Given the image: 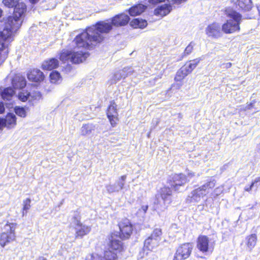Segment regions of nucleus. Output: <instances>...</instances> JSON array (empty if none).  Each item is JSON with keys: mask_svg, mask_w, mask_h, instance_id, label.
<instances>
[{"mask_svg": "<svg viewBox=\"0 0 260 260\" xmlns=\"http://www.w3.org/2000/svg\"><path fill=\"white\" fill-rule=\"evenodd\" d=\"M129 20L127 15L121 13L113 17L111 22L108 20L98 21L95 24L87 28L85 31L77 35L73 43L78 48H92L104 40L105 35L112 30L113 26H124Z\"/></svg>", "mask_w": 260, "mask_h": 260, "instance_id": "obj_1", "label": "nucleus"}, {"mask_svg": "<svg viewBox=\"0 0 260 260\" xmlns=\"http://www.w3.org/2000/svg\"><path fill=\"white\" fill-rule=\"evenodd\" d=\"M26 11L25 4H19L13 15L9 16L5 22V27L0 32V48L8 49V46L13 40V36L20 28L22 23V18Z\"/></svg>", "mask_w": 260, "mask_h": 260, "instance_id": "obj_2", "label": "nucleus"}, {"mask_svg": "<svg viewBox=\"0 0 260 260\" xmlns=\"http://www.w3.org/2000/svg\"><path fill=\"white\" fill-rule=\"evenodd\" d=\"M230 19L222 25V30L225 34H232L240 30L242 15L235 11H226Z\"/></svg>", "mask_w": 260, "mask_h": 260, "instance_id": "obj_3", "label": "nucleus"}, {"mask_svg": "<svg viewBox=\"0 0 260 260\" xmlns=\"http://www.w3.org/2000/svg\"><path fill=\"white\" fill-rule=\"evenodd\" d=\"M16 225L15 223L7 222L4 226L0 237V245L2 247H4L7 244L15 240V230Z\"/></svg>", "mask_w": 260, "mask_h": 260, "instance_id": "obj_4", "label": "nucleus"}, {"mask_svg": "<svg viewBox=\"0 0 260 260\" xmlns=\"http://www.w3.org/2000/svg\"><path fill=\"white\" fill-rule=\"evenodd\" d=\"M71 224L74 226L76 238H82L84 236L88 234L91 230L90 226L83 224L80 222V216L77 211L74 212Z\"/></svg>", "mask_w": 260, "mask_h": 260, "instance_id": "obj_5", "label": "nucleus"}, {"mask_svg": "<svg viewBox=\"0 0 260 260\" xmlns=\"http://www.w3.org/2000/svg\"><path fill=\"white\" fill-rule=\"evenodd\" d=\"M171 189L169 187H164L161 189L160 197L161 200H159L156 197L157 200L154 202L155 210L164 211L166 208V205L171 202Z\"/></svg>", "mask_w": 260, "mask_h": 260, "instance_id": "obj_6", "label": "nucleus"}, {"mask_svg": "<svg viewBox=\"0 0 260 260\" xmlns=\"http://www.w3.org/2000/svg\"><path fill=\"white\" fill-rule=\"evenodd\" d=\"M161 230L159 228L154 229L152 234L144 241V246L148 250H152L157 247L161 240Z\"/></svg>", "mask_w": 260, "mask_h": 260, "instance_id": "obj_7", "label": "nucleus"}, {"mask_svg": "<svg viewBox=\"0 0 260 260\" xmlns=\"http://www.w3.org/2000/svg\"><path fill=\"white\" fill-rule=\"evenodd\" d=\"M193 249L192 244L184 243L179 246L176 249L173 260H185L188 258Z\"/></svg>", "mask_w": 260, "mask_h": 260, "instance_id": "obj_8", "label": "nucleus"}, {"mask_svg": "<svg viewBox=\"0 0 260 260\" xmlns=\"http://www.w3.org/2000/svg\"><path fill=\"white\" fill-rule=\"evenodd\" d=\"M188 181V180L184 174H176L172 176L170 184L175 191H181Z\"/></svg>", "mask_w": 260, "mask_h": 260, "instance_id": "obj_9", "label": "nucleus"}, {"mask_svg": "<svg viewBox=\"0 0 260 260\" xmlns=\"http://www.w3.org/2000/svg\"><path fill=\"white\" fill-rule=\"evenodd\" d=\"M85 260H118L117 253L111 250L104 252V256L97 253H92L86 256Z\"/></svg>", "mask_w": 260, "mask_h": 260, "instance_id": "obj_10", "label": "nucleus"}, {"mask_svg": "<svg viewBox=\"0 0 260 260\" xmlns=\"http://www.w3.org/2000/svg\"><path fill=\"white\" fill-rule=\"evenodd\" d=\"M120 234L119 236L120 239L128 238L133 231V226L129 220L127 219L122 220L119 223Z\"/></svg>", "mask_w": 260, "mask_h": 260, "instance_id": "obj_11", "label": "nucleus"}, {"mask_svg": "<svg viewBox=\"0 0 260 260\" xmlns=\"http://www.w3.org/2000/svg\"><path fill=\"white\" fill-rule=\"evenodd\" d=\"M197 248L203 253L207 252L210 249H213V245L209 243V238L204 235L199 236L197 242Z\"/></svg>", "mask_w": 260, "mask_h": 260, "instance_id": "obj_12", "label": "nucleus"}, {"mask_svg": "<svg viewBox=\"0 0 260 260\" xmlns=\"http://www.w3.org/2000/svg\"><path fill=\"white\" fill-rule=\"evenodd\" d=\"M206 34L209 37L218 38L222 36V26L218 23H213L206 28Z\"/></svg>", "mask_w": 260, "mask_h": 260, "instance_id": "obj_13", "label": "nucleus"}, {"mask_svg": "<svg viewBox=\"0 0 260 260\" xmlns=\"http://www.w3.org/2000/svg\"><path fill=\"white\" fill-rule=\"evenodd\" d=\"M117 106L115 102L112 101L110 102V104L107 111V117L113 127L115 126L116 122L118 120Z\"/></svg>", "mask_w": 260, "mask_h": 260, "instance_id": "obj_14", "label": "nucleus"}, {"mask_svg": "<svg viewBox=\"0 0 260 260\" xmlns=\"http://www.w3.org/2000/svg\"><path fill=\"white\" fill-rule=\"evenodd\" d=\"M126 179V175H124L118 178L113 184H109L106 186L107 191L109 193L118 192L123 188Z\"/></svg>", "mask_w": 260, "mask_h": 260, "instance_id": "obj_15", "label": "nucleus"}, {"mask_svg": "<svg viewBox=\"0 0 260 260\" xmlns=\"http://www.w3.org/2000/svg\"><path fill=\"white\" fill-rule=\"evenodd\" d=\"M16 122V116L13 113L8 114L5 118L0 119V130L3 127H7L8 128L14 127Z\"/></svg>", "mask_w": 260, "mask_h": 260, "instance_id": "obj_16", "label": "nucleus"}, {"mask_svg": "<svg viewBox=\"0 0 260 260\" xmlns=\"http://www.w3.org/2000/svg\"><path fill=\"white\" fill-rule=\"evenodd\" d=\"M133 72L131 67L124 68L123 70L115 73L111 79V84H115L122 78H125Z\"/></svg>", "mask_w": 260, "mask_h": 260, "instance_id": "obj_17", "label": "nucleus"}, {"mask_svg": "<svg viewBox=\"0 0 260 260\" xmlns=\"http://www.w3.org/2000/svg\"><path fill=\"white\" fill-rule=\"evenodd\" d=\"M205 191H202L199 187L193 190L186 199L187 202H199L201 199L206 196Z\"/></svg>", "mask_w": 260, "mask_h": 260, "instance_id": "obj_18", "label": "nucleus"}, {"mask_svg": "<svg viewBox=\"0 0 260 260\" xmlns=\"http://www.w3.org/2000/svg\"><path fill=\"white\" fill-rule=\"evenodd\" d=\"M120 237L116 234H112L110 239V247L111 249L117 251H120L123 249L122 242L120 240Z\"/></svg>", "mask_w": 260, "mask_h": 260, "instance_id": "obj_19", "label": "nucleus"}, {"mask_svg": "<svg viewBox=\"0 0 260 260\" xmlns=\"http://www.w3.org/2000/svg\"><path fill=\"white\" fill-rule=\"evenodd\" d=\"M27 78L30 81L38 82L44 80V75L40 70L34 69L27 74Z\"/></svg>", "mask_w": 260, "mask_h": 260, "instance_id": "obj_20", "label": "nucleus"}, {"mask_svg": "<svg viewBox=\"0 0 260 260\" xmlns=\"http://www.w3.org/2000/svg\"><path fill=\"white\" fill-rule=\"evenodd\" d=\"M89 56L87 52L82 51L72 52L71 55V62L73 63H79L84 61Z\"/></svg>", "mask_w": 260, "mask_h": 260, "instance_id": "obj_21", "label": "nucleus"}, {"mask_svg": "<svg viewBox=\"0 0 260 260\" xmlns=\"http://www.w3.org/2000/svg\"><path fill=\"white\" fill-rule=\"evenodd\" d=\"M172 10V7L170 4H164L155 9L154 14L161 17L169 14Z\"/></svg>", "mask_w": 260, "mask_h": 260, "instance_id": "obj_22", "label": "nucleus"}, {"mask_svg": "<svg viewBox=\"0 0 260 260\" xmlns=\"http://www.w3.org/2000/svg\"><path fill=\"white\" fill-rule=\"evenodd\" d=\"M12 84L14 88L21 89L25 86L26 81L24 77L16 75L12 79Z\"/></svg>", "mask_w": 260, "mask_h": 260, "instance_id": "obj_23", "label": "nucleus"}, {"mask_svg": "<svg viewBox=\"0 0 260 260\" xmlns=\"http://www.w3.org/2000/svg\"><path fill=\"white\" fill-rule=\"evenodd\" d=\"M58 66L59 61L55 58H52L45 60L42 65L43 69L47 70H52L56 69Z\"/></svg>", "mask_w": 260, "mask_h": 260, "instance_id": "obj_24", "label": "nucleus"}, {"mask_svg": "<svg viewBox=\"0 0 260 260\" xmlns=\"http://www.w3.org/2000/svg\"><path fill=\"white\" fill-rule=\"evenodd\" d=\"M96 125L93 123L83 124L80 129L81 135L85 136L91 135L95 131Z\"/></svg>", "mask_w": 260, "mask_h": 260, "instance_id": "obj_25", "label": "nucleus"}, {"mask_svg": "<svg viewBox=\"0 0 260 260\" xmlns=\"http://www.w3.org/2000/svg\"><path fill=\"white\" fill-rule=\"evenodd\" d=\"M14 90L12 87H0V94L4 100L10 101L14 96Z\"/></svg>", "mask_w": 260, "mask_h": 260, "instance_id": "obj_26", "label": "nucleus"}, {"mask_svg": "<svg viewBox=\"0 0 260 260\" xmlns=\"http://www.w3.org/2000/svg\"><path fill=\"white\" fill-rule=\"evenodd\" d=\"M146 8L147 7L146 6L139 4L131 7L129 9L128 12L131 16H135L141 14Z\"/></svg>", "mask_w": 260, "mask_h": 260, "instance_id": "obj_27", "label": "nucleus"}, {"mask_svg": "<svg viewBox=\"0 0 260 260\" xmlns=\"http://www.w3.org/2000/svg\"><path fill=\"white\" fill-rule=\"evenodd\" d=\"M201 59L200 58H196L193 60H190L188 62H187L183 67L186 71V72L188 74L191 73V72L194 69L198 64L200 63Z\"/></svg>", "mask_w": 260, "mask_h": 260, "instance_id": "obj_28", "label": "nucleus"}, {"mask_svg": "<svg viewBox=\"0 0 260 260\" xmlns=\"http://www.w3.org/2000/svg\"><path fill=\"white\" fill-rule=\"evenodd\" d=\"M237 6L242 10L248 11L252 8L251 0H238Z\"/></svg>", "mask_w": 260, "mask_h": 260, "instance_id": "obj_29", "label": "nucleus"}, {"mask_svg": "<svg viewBox=\"0 0 260 260\" xmlns=\"http://www.w3.org/2000/svg\"><path fill=\"white\" fill-rule=\"evenodd\" d=\"M215 185V180L213 179H210L205 184L203 185L199 188L201 189L202 191H205V194L206 195L210 192V190L213 188Z\"/></svg>", "mask_w": 260, "mask_h": 260, "instance_id": "obj_30", "label": "nucleus"}, {"mask_svg": "<svg viewBox=\"0 0 260 260\" xmlns=\"http://www.w3.org/2000/svg\"><path fill=\"white\" fill-rule=\"evenodd\" d=\"M247 245L251 251L255 246L257 241V236L255 234H251L246 238Z\"/></svg>", "mask_w": 260, "mask_h": 260, "instance_id": "obj_31", "label": "nucleus"}, {"mask_svg": "<svg viewBox=\"0 0 260 260\" xmlns=\"http://www.w3.org/2000/svg\"><path fill=\"white\" fill-rule=\"evenodd\" d=\"M3 3L6 7L13 8V12L19 4H24L22 2H19V0H3Z\"/></svg>", "mask_w": 260, "mask_h": 260, "instance_id": "obj_32", "label": "nucleus"}, {"mask_svg": "<svg viewBox=\"0 0 260 260\" xmlns=\"http://www.w3.org/2000/svg\"><path fill=\"white\" fill-rule=\"evenodd\" d=\"M131 23L132 26L141 28H143L147 25L146 20L139 18L135 19Z\"/></svg>", "mask_w": 260, "mask_h": 260, "instance_id": "obj_33", "label": "nucleus"}, {"mask_svg": "<svg viewBox=\"0 0 260 260\" xmlns=\"http://www.w3.org/2000/svg\"><path fill=\"white\" fill-rule=\"evenodd\" d=\"M71 55H72V52L71 51L63 49L59 54V59L62 61H65L69 59H70L71 61Z\"/></svg>", "mask_w": 260, "mask_h": 260, "instance_id": "obj_34", "label": "nucleus"}, {"mask_svg": "<svg viewBox=\"0 0 260 260\" xmlns=\"http://www.w3.org/2000/svg\"><path fill=\"white\" fill-rule=\"evenodd\" d=\"M188 74L186 72L184 68L182 67L176 73V76L175 77V80L176 81H181Z\"/></svg>", "mask_w": 260, "mask_h": 260, "instance_id": "obj_35", "label": "nucleus"}, {"mask_svg": "<svg viewBox=\"0 0 260 260\" xmlns=\"http://www.w3.org/2000/svg\"><path fill=\"white\" fill-rule=\"evenodd\" d=\"M31 93L26 90H22L20 91L18 94V98L22 102L26 101L30 99Z\"/></svg>", "mask_w": 260, "mask_h": 260, "instance_id": "obj_36", "label": "nucleus"}, {"mask_svg": "<svg viewBox=\"0 0 260 260\" xmlns=\"http://www.w3.org/2000/svg\"><path fill=\"white\" fill-rule=\"evenodd\" d=\"M31 200L30 199L27 198L23 202V212L22 216H24L26 214L27 211L30 209Z\"/></svg>", "mask_w": 260, "mask_h": 260, "instance_id": "obj_37", "label": "nucleus"}, {"mask_svg": "<svg viewBox=\"0 0 260 260\" xmlns=\"http://www.w3.org/2000/svg\"><path fill=\"white\" fill-rule=\"evenodd\" d=\"M50 78L51 82L56 83L60 78V74L57 71H53L50 74Z\"/></svg>", "mask_w": 260, "mask_h": 260, "instance_id": "obj_38", "label": "nucleus"}, {"mask_svg": "<svg viewBox=\"0 0 260 260\" xmlns=\"http://www.w3.org/2000/svg\"><path fill=\"white\" fill-rule=\"evenodd\" d=\"M15 113L21 117H25L26 116V111L23 107H16L14 109Z\"/></svg>", "mask_w": 260, "mask_h": 260, "instance_id": "obj_39", "label": "nucleus"}, {"mask_svg": "<svg viewBox=\"0 0 260 260\" xmlns=\"http://www.w3.org/2000/svg\"><path fill=\"white\" fill-rule=\"evenodd\" d=\"M8 52V49L0 48V65L7 58Z\"/></svg>", "mask_w": 260, "mask_h": 260, "instance_id": "obj_40", "label": "nucleus"}, {"mask_svg": "<svg viewBox=\"0 0 260 260\" xmlns=\"http://www.w3.org/2000/svg\"><path fill=\"white\" fill-rule=\"evenodd\" d=\"M193 46L194 44H193V43H190V44L186 47L185 49L184 50L183 56H186L189 55L193 50Z\"/></svg>", "mask_w": 260, "mask_h": 260, "instance_id": "obj_41", "label": "nucleus"}, {"mask_svg": "<svg viewBox=\"0 0 260 260\" xmlns=\"http://www.w3.org/2000/svg\"><path fill=\"white\" fill-rule=\"evenodd\" d=\"M223 191V187H218L216 188L213 192L212 193V196L213 197V198H215L218 196Z\"/></svg>", "mask_w": 260, "mask_h": 260, "instance_id": "obj_42", "label": "nucleus"}, {"mask_svg": "<svg viewBox=\"0 0 260 260\" xmlns=\"http://www.w3.org/2000/svg\"><path fill=\"white\" fill-rule=\"evenodd\" d=\"M41 93L40 91H34L32 94H31V99L39 100L41 98Z\"/></svg>", "mask_w": 260, "mask_h": 260, "instance_id": "obj_43", "label": "nucleus"}, {"mask_svg": "<svg viewBox=\"0 0 260 260\" xmlns=\"http://www.w3.org/2000/svg\"><path fill=\"white\" fill-rule=\"evenodd\" d=\"M251 183L253 184V186L255 187V190H256L258 185L260 184V177L256 178Z\"/></svg>", "mask_w": 260, "mask_h": 260, "instance_id": "obj_44", "label": "nucleus"}, {"mask_svg": "<svg viewBox=\"0 0 260 260\" xmlns=\"http://www.w3.org/2000/svg\"><path fill=\"white\" fill-rule=\"evenodd\" d=\"M232 66V63L231 62H225L222 63L220 65V67L222 69H227L231 68Z\"/></svg>", "mask_w": 260, "mask_h": 260, "instance_id": "obj_45", "label": "nucleus"}, {"mask_svg": "<svg viewBox=\"0 0 260 260\" xmlns=\"http://www.w3.org/2000/svg\"><path fill=\"white\" fill-rule=\"evenodd\" d=\"M255 188L254 186H253V184H251L250 185H247L245 187H244V190L245 191H248V192H249L250 191L252 188Z\"/></svg>", "mask_w": 260, "mask_h": 260, "instance_id": "obj_46", "label": "nucleus"}, {"mask_svg": "<svg viewBox=\"0 0 260 260\" xmlns=\"http://www.w3.org/2000/svg\"><path fill=\"white\" fill-rule=\"evenodd\" d=\"M165 0H149V2L152 4H157L158 3L164 2Z\"/></svg>", "mask_w": 260, "mask_h": 260, "instance_id": "obj_47", "label": "nucleus"}, {"mask_svg": "<svg viewBox=\"0 0 260 260\" xmlns=\"http://www.w3.org/2000/svg\"><path fill=\"white\" fill-rule=\"evenodd\" d=\"M5 110L4 104L0 102V114H2L4 112Z\"/></svg>", "mask_w": 260, "mask_h": 260, "instance_id": "obj_48", "label": "nucleus"}, {"mask_svg": "<svg viewBox=\"0 0 260 260\" xmlns=\"http://www.w3.org/2000/svg\"><path fill=\"white\" fill-rule=\"evenodd\" d=\"M255 103V101H253V102H251L250 104L247 105L246 107H245V110L250 109L251 108H252L254 106V104Z\"/></svg>", "mask_w": 260, "mask_h": 260, "instance_id": "obj_49", "label": "nucleus"}, {"mask_svg": "<svg viewBox=\"0 0 260 260\" xmlns=\"http://www.w3.org/2000/svg\"><path fill=\"white\" fill-rule=\"evenodd\" d=\"M148 206L147 205H143L141 207L140 210H142L144 213H145L148 209Z\"/></svg>", "mask_w": 260, "mask_h": 260, "instance_id": "obj_50", "label": "nucleus"}, {"mask_svg": "<svg viewBox=\"0 0 260 260\" xmlns=\"http://www.w3.org/2000/svg\"><path fill=\"white\" fill-rule=\"evenodd\" d=\"M159 121L158 119H156L155 120H153L152 123L154 125L153 128H155V127L158 124Z\"/></svg>", "mask_w": 260, "mask_h": 260, "instance_id": "obj_51", "label": "nucleus"}, {"mask_svg": "<svg viewBox=\"0 0 260 260\" xmlns=\"http://www.w3.org/2000/svg\"><path fill=\"white\" fill-rule=\"evenodd\" d=\"M36 260H47V259L43 256H40Z\"/></svg>", "mask_w": 260, "mask_h": 260, "instance_id": "obj_52", "label": "nucleus"}, {"mask_svg": "<svg viewBox=\"0 0 260 260\" xmlns=\"http://www.w3.org/2000/svg\"><path fill=\"white\" fill-rule=\"evenodd\" d=\"M30 3L32 4H36L39 0H29Z\"/></svg>", "mask_w": 260, "mask_h": 260, "instance_id": "obj_53", "label": "nucleus"}, {"mask_svg": "<svg viewBox=\"0 0 260 260\" xmlns=\"http://www.w3.org/2000/svg\"><path fill=\"white\" fill-rule=\"evenodd\" d=\"M257 9L258 11L259 15L260 16V5L257 6Z\"/></svg>", "mask_w": 260, "mask_h": 260, "instance_id": "obj_54", "label": "nucleus"}, {"mask_svg": "<svg viewBox=\"0 0 260 260\" xmlns=\"http://www.w3.org/2000/svg\"><path fill=\"white\" fill-rule=\"evenodd\" d=\"M258 151L259 153H260V143L258 145Z\"/></svg>", "mask_w": 260, "mask_h": 260, "instance_id": "obj_55", "label": "nucleus"}, {"mask_svg": "<svg viewBox=\"0 0 260 260\" xmlns=\"http://www.w3.org/2000/svg\"><path fill=\"white\" fill-rule=\"evenodd\" d=\"M2 10L0 9V17H1L2 15Z\"/></svg>", "mask_w": 260, "mask_h": 260, "instance_id": "obj_56", "label": "nucleus"}, {"mask_svg": "<svg viewBox=\"0 0 260 260\" xmlns=\"http://www.w3.org/2000/svg\"><path fill=\"white\" fill-rule=\"evenodd\" d=\"M181 85H178V88H179L180 87Z\"/></svg>", "mask_w": 260, "mask_h": 260, "instance_id": "obj_57", "label": "nucleus"}]
</instances>
